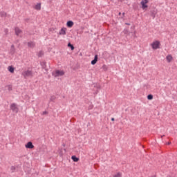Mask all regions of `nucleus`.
<instances>
[{
    "label": "nucleus",
    "instance_id": "34",
    "mask_svg": "<svg viewBox=\"0 0 177 177\" xmlns=\"http://www.w3.org/2000/svg\"><path fill=\"white\" fill-rule=\"evenodd\" d=\"M167 145L168 146H169V145H171V142H167Z\"/></svg>",
    "mask_w": 177,
    "mask_h": 177
},
{
    "label": "nucleus",
    "instance_id": "38",
    "mask_svg": "<svg viewBox=\"0 0 177 177\" xmlns=\"http://www.w3.org/2000/svg\"><path fill=\"white\" fill-rule=\"evenodd\" d=\"M118 15H119V16H121V12H119V14H118Z\"/></svg>",
    "mask_w": 177,
    "mask_h": 177
},
{
    "label": "nucleus",
    "instance_id": "27",
    "mask_svg": "<svg viewBox=\"0 0 177 177\" xmlns=\"http://www.w3.org/2000/svg\"><path fill=\"white\" fill-rule=\"evenodd\" d=\"M15 170H16V167L12 166L11 167V171H12V172H15Z\"/></svg>",
    "mask_w": 177,
    "mask_h": 177
},
{
    "label": "nucleus",
    "instance_id": "20",
    "mask_svg": "<svg viewBox=\"0 0 177 177\" xmlns=\"http://www.w3.org/2000/svg\"><path fill=\"white\" fill-rule=\"evenodd\" d=\"M10 52L12 54L15 53V52H16V49L15 48V45L13 44L11 46Z\"/></svg>",
    "mask_w": 177,
    "mask_h": 177
},
{
    "label": "nucleus",
    "instance_id": "24",
    "mask_svg": "<svg viewBox=\"0 0 177 177\" xmlns=\"http://www.w3.org/2000/svg\"><path fill=\"white\" fill-rule=\"evenodd\" d=\"M55 100L56 97L55 95L51 96L50 98V102H55Z\"/></svg>",
    "mask_w": 177,
    "mask_h": 177
},
{
    "label": "nucleus",
    "instance_id": "3",
    "mask_svg": "<svg viewBox=\"0 0 177 177\" xmlns=\"http://www.w3.org/2000/svg\"><path fill=\"white\" fill-rule=\"evenodd\" d=\"M10 109L13 113H19V107H17V104L16 103L11 104Z\"/></svg>",
    "mask_w": 177,
    "mask_h": 177
},
{
    "label": "nucleus",
    "instance_id": "9",
    "mask_svg": "<svg viewBox=\"0 0 177 177\" xmlns=\"http://www.w3.org/2000/svg\"><path fill=\"white\" fill-rule=\"evenodd\" d=\"M40 66H41V68L48 72V68H46V62L43 61L40 62Z\"/></svg>",
    "mask_w": 177,
    "mask_h": 177
},
{
    "label": "nucleus",
    "instance_id": "31",
    "mask_svg": "<svg viewBox=\"0 0 177 177\" xmlns=\"http://www.w3.org/2000/svg\"><path fill=\"white\" fill-rule=\"evenodd\" d=\"M43 114L45 115V114H48V111H45L43 112Z\"/></svg>",
    "mask_w": 177,
    "mask_h": 177
},
{
    "label": "nucleus",
    "instance_id": "18",
    "mask_svg": "<svg viewBox=\"0 0 177 177\" xmlns=\"http://www.w3.org/2000/svg\"><path fill=\"white\" fill-rule=\"evenodd\" d=\"M68 48H70L71 49V50H74V49L75 48L74 47V45L71 44V42L68 43Z\"/></svg>",
    "mask_w": 177,
    "mask_h": 177
},
{
    "label": "nucleus",
    "instance_id": "4",
    "mask_svg": "<svg viewBox=\"0 0 177 177\" xmlns=\"http://www.w3.org/2000/svg\"><path fill=\"white\" fill-rule=\"evenodd\" d=\"M147 3H149V0H142L140 2V4L142 6V9H147L149 8V6H147Z\"/></svg>",
    "mask_w": 177,
    "mask_h": 177
},
{
    "label": "nucleus",
    "instance_id": "30",
    "mask_svg": "<svg viewBox=\"0 0 177 177\" xmlns=\"http://www.w3.org/2000/svg\"><path fill=\"white\" fill-rule=\"evenodd\" d=\"M12 86H8V91H12Z\"/></svg>",
    "mask_w": 177,
    "mask_h": 177
},
{
    "label": "nucleus",
    "instance_id": "14",
    "mask_svg": "<svg viewBox=\"0 0 177 177\" xmlns=\"http://www.w3.org/2000/svg\"><path fill=\"white\" fill-rule=\"evenodd\" d=\"M15 34L19 36L20 35V33L21 32V30H20V28L19 27H16L15 28Z\"/></svg>",
    "mask_w": 177,
    "mask_h": 177
},
{
    "label": "nucleus",
    "instance_id": "11",
    "mask_svg": "<svg viewBox=\"0 0 177 177\" xmlns=\"http://www.w3.org/2000/svg\"><path fill=\"white\" fill-rule=\"evenodd\" d=\"M73 26H74V22L73 21H68L66 23V26L68 28H71V27H73Z\"/></svg>",
    "mask_w": 177,
    "mask_h": 177
},
{
    "label": "nucleus",
    "instance_id": "29",
    "mask_svg": "<svg viewBox=\"0 0 177 177\" xmlns=\"http://www.w3.org/2000/svg\"><path fill=\"white\" fill-rule=\"evenodd\" d=\"M63 149H61V151H59V156L62 157V156H63V151H62Z\"/></svg>",
    "mask_w": 177,
    "mask_h": 177
},
{
    "label": "nucleus",
    "instance_id": "35",
    "mask_svg": "<svg viewBox=\"0 0 177 177\" xmlns=\"http://www.w3.org/2000/svg\"><path fill=\"white\" fill-rule=\"evenodd\" d=\"M122 17H125V12H123V13H122Z\"/></svg>",
    "mask_w": 177,
    "mask_h": 177
},
{
    "label": "nucleus",
    "instance_id": "41",
    "mask_svg": "<svg viewBox=\"0 0 177 177\" xmlns=\"http://www.w3.org/2000/svg\"><path fill=\"white\" fill-rule=\"evenodd\" d=\"M153 177H156V176H153Z\"/></svg>",
    "mask_w": 177,
    "mask_h": 177
},
{
    "label": "nucleus",
    "instance_id": "7",
    "mask_svg": "<svg viewBox=\"0 0 177 177\" xmlns=\"http://www.w3.org/2000/svg\"><path fill=\"white\" fill-rule=\"evenodd\" d=\"M25 147L26 149H34V145H32L31 141L28 142Z\"/></svg>",
    "mask_w": 177,
    "mask_h": 177
},
{
    "label": "nucleus",
    "instance_id": "17",
    "mask_svg": "<svg viewBox=\"0 0 177 177\" xmlns=\"http://www.w3.org/2000/svg\"><path fill=\"white\" fill-rule=\"evenodd\" d=\"M172 59H173V57H172V55H168L166 57V59H167V61L168 62V63H171Z\"/></svg>",
    "mask_w": 177,
    "mask_h": 177
},
{
    "label": "nucleus",
    "instance_id": "16",
    "mask_svg": "<svg viewBox=\"0 0 177 177\" xmlns=\"http://www.w3.org/2000/svg\"><path fill=\"white\" fill-rule=\"evenodd\" d=\"M34 9L35 10H41V3H38L37 5L35 6Z\"/></svg>",
    "mask_w": 177,
    "mask_h": 177
},
{
    "label": "nucleus",
    "instance_id": "33",
    "mask_svg": "<svg viewBox=\"0 0 177 177\" xmlns=\"http://www.w3.org/2000/svg\"><path fill=\"white\" fill-rule=\"evenodd\" d=\"M126 26H131V24L129 23H125Z\"/></svg>",
    "mask_w": 177,
    "mask_h": 177
},
{
    "label": "nucleus",
    "instance_id": "28",
    "mask_svg": "<svg viewBox=\"0 0 177 177\" xmlns=\"http://www.w3.org/2000/svg\"><path fill=\"white\" fill-rule=\"evenodd\" d=\"M4 32H5L6 35H8V32H9V30L8 28H6L4 30Z\"/></svg>",
    "mask_w": 177,
    "mask_h": 177
},
{
    "label": "nucleus",
    "instance_id": "5",
    "mask_svg": "<svg viewBox=\"0 0 177 177\" xmlns=\"http://www.w3.org/2000/svg\"><path fill=\"white\" fill-rule=\"evenodd\" d=\"M22 75L26 78V77H32V71L30 70L25 71L23 73Z\"/></svg>",
    "mask_w": 177,
    "mask_h": 177
},
{
    "label": "nucleus",
    "instance_id": "32",
    "mask_svg": "<svg viewBox=\"0 0 177 177\" xmlns=\"http://www.w3.org/2000/svg\"><path fill=\"white\" fill-rule=\"evenodd\" d=\"M63 147H66V144L64 142L62 143Z\"/></svg>",
    "mask_w": 177,
    "mask_h": 177
},
{
    "label": "nucleus",
    "instance_id": "39",
    "mask_svg": "<svg viewBox=\"0 0 177 177\" xmlns=\"http://www.w3.org/2000/svg\"><path fill=\"white\" fill-rule=\"evenodd\" d=\"M64 151H66V149H64Z\"/></svg>",
    "mask_w": 177,
    "mask_h": 177
},
{
    "label": "nucleus",
    "instance_id": "40",
    "mask_svg": "<svg viewBox=\"0 0 177 177\" xmlns=\"http://www.w3.org/2000/svg\"><path fill=\"white\" fill-rule=\"evenodd\" d=\"M122 1H124V0H121V2H122Z\"/></svg>",
    "mask_w": 177,
    "mask_h": 177
},
{
    "label": "nucleus",
    "instance_id": "1",
    "mask_svg": "<svg viewBox=\"0 0 177 177\" xmlns=\"http://www.w3.org/2000/svg\"><path fill=\"white\" fill-rule=\"evenodd\" d=\"M52 75L55 77V78L57 77H63L64 75V71H60V70H57L55 72L52 73Z\"/></svg>",
    "mask_w": 177,
    "mask_h": 177
},
{
    "label": "nucleus",
    "instance_id": "36",
    "mask_svg": "<svg viewBox=\"0 0 177 177\" xmlns=\"http://www.w3.org/2000/svg\"><path fill=\"white\" fill-rule=\"evenodd\" d=\"M111 121H115V119H114V118H111Z\"/></svg>",
    "mask_w": 177,
    "mask_h": 177
},
{
    "label": "nucleus",
    "instance_id": "25",
    "mask_svg": "<svg viewBox=\"0 0 177 177\" xmlns=\"http://www.w3.org/2000/svg\"><path fill=\"white\" fill-rule=\"evenodd\" d=\"M102 68H103V70H104L105 71H107V70H109V67H107V66L105 65V64L102 66Z\"/></svg>",
    "mask_w": 177,
    "mask_h": 177
},
{
    "label": "nucleus",
    "instance_id": "2",
    "mask_svg": "<svg viewBox=\"0 0 177 177\" xmlns=\"http://www.w3.org/2000/svg\"><path fill=\"white\" fill-rule=\"evenodd\" d=\"M161 45V43L160 41H155L151 44L152 49L156 50V49H160V46Z\"/></svg>",
    "mask_w": 177,
    "mask_h": 177
},
{
    "label": "nucleus",
    "instance_id": "37",
    "mask_svg": "<svg viewBox=\"0 0 177 177\" xmlns=\"http://www.w3.org/2000/svg\"><path fill=\"white\" fill-rule=\"evenodd\" d=\"M164 136H165V135H162V136H161V138H164Z\"/></svg>",
    "mask_w": 177,
    "mask_h": 177
},
{
    "label": "nucleus",
    "instance_id": "15",
    "mask_svg": "<svg viewBox=\"0 0 177 177\" xmlns=\"http://www.w3.org/2000/svg\"><path fill=\"white\" fill-rule=\"evenodd\" d=\"M8 70L11 73H15V67H13V66H8Z\"/></svg>",
    "mask_w": 177,
    "mask_h": 177
},
{
    "label": "nucleus",
    "instance_id": "26",
    "mask_svg": "<svg viewBox=\"0 0 177 177\" xmlns=\"http://www.w3.org/2000/svg\"><path fill=\"white\" fill-rule=\"evenodd\" d=\"M122 175H121V173L118 172L115 175L113 176V177H121Z\"/></svg>",
    "mask_w": 177,
    "mask_h": 177
},
{
    "label": "nucleus",
    "instance_id": "22",
    "mask_svg": "<svg viewBox=\"0 0 177 177\" xmlns=\"http://www.w3.org/2000/svg\"><path fill=\"white\" fill-rule=\"evenodd\" d=\"M153 95L152 94H149L148 95H147V99H148V100H153Z\"/></svg>",
    "mask_w": 177,
    "mask_h": 177
},
{
    "label": "nucleus",
    "instance_id": "23",
    "mask_svg": "<svg viewBox=\"0 0 177 177\" xmlns=\"http://www.w3.org/2000/svg\"><path fill=\"white\" fill-rule=\"evenodd\" d=\"M123 33H124L125 35H129V31L128 30V29H124Z\"/></svg>",
    "mask_w": 177,
    "mask_h": 177
},
{
    "label": "nucleus",
    "instance_id": "13",
    "mask_svg": "<svg viewBox=\"0 0 177 177\" xmlns=\"http://www.w3.org/2000/svg\"><path fill=\"white\" fill-rule=\"evenodd\" d=\"M28 48H35V43L34 41H29L28 42Z\"/></svg>",
    "mask_w": 177,
    "mask_h": 177
},
{
    "label": "nucleus",
    "instance_id": "10",
    "mask_svg": "<svg viewBox=\"0 0 177 177\" xmlns=\"http://www.w3.org/2000/svg\"><path fill=\"white\" fill-rule=\"evenodd\" d=\"M151 16L154 19L156 17V15H157V10L153 9L150 10Z\"/></svg>",
    "mask_w": 177,
    "mask_h": 177
},
{
    "label": "nucleus",
    "instance_id": "8",
    "mask_svg": "<svg viewBox=\"0 0 177 177\" xmlns=\"http://www.w3.org/2000/svg\"><path fill=\"white\" fill-rule=\"evenodd\" d=\"M97 59H99V57H98L97 55H95L94 56V59H93V60L91 61V64H92V66H95V65L96 64V63H97Z\"/></svg>",
    "mask_w": 177,
    "mask_h": 177
},
{
    "label": "nucleus",
    "instance_id": "6",
    "mask_svg": "<svg viewBox=\"0 0 177 177\" xmlns=\"http://www.w3.org/2000/svg\"><path fill=\"white\" fill-rule=\"evenodd\" d=\"M67 31V28L63 27L59 32V35H66L67 33L66 32Z\"/></svg>",
    "mask_w": 177,
    "mask_h": 177
},
{
    "label": "nucleus",
    "instance_id": "21",
    "mask_svg": "<svg viewBox=\"0 0 177 177\" xmlns=\"http://www.w3.org/2000/svg\"><path fill=\"white\" fill-rule=\"evenodd\" d=\"M44 53L42 50L39 51V53H37V57H42V56H44Z\"/></svg>",
    "mask_w": 177,
    "mask_h": 177
},
{
    "label": "nucleus",
    "instance_id": "19",
    "mask_svg": "<svg viewBox=\"0 0 177 177\" xmlns=\"http://www.w3.org/2000/svg\"><path fill=\"white\" fill-rule=\"evenodd\" d=\"M0 16L1 17H6L7 14H6V12L5 11H1V12H0Z\"/></svg>",
    "mask_w": 177,
    "mask_h": 177
},
{
    "label": "nucleus",
    "instance_id": "12",
    "mask_svg": "<svg viewBox=\"0 0 177 177\" xmlns=\"http://www.w3.org/2000/svg\"><path fill=\"white\" fill-rule=\"evenodd\" d=\"M71 159L74 162H78L80 161V158L77 157L75 155L71 156Z\"/></svg>",
    "mask_w": 177,
    "mask_h": 177
}]
</instances>
